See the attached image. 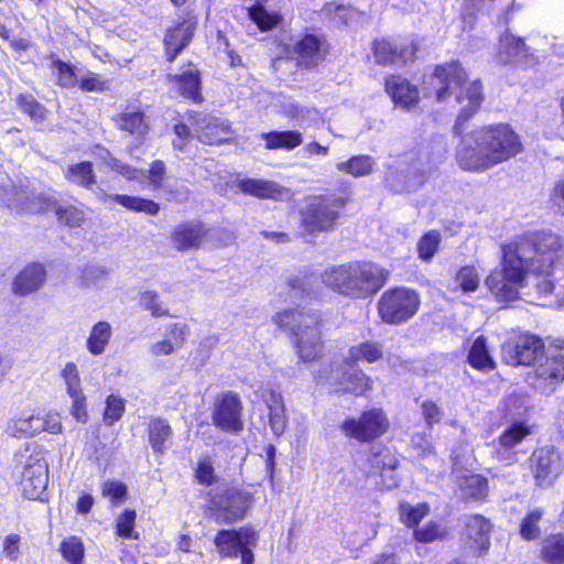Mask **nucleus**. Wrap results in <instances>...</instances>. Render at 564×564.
<instances>
[{"mask_svg": "<svg viewBox=\"0 0 564 564\" xmlns=\"http://www.w3.org/2000/svg\"><path fill=\"white\" fill-rule=\"evenodd\" d=\"M373 166V159L369 155L352 156L346 162L337 164V170L354 177L365 176L371 173Z\"/></svg>", "mask_w": 564, "mask_h": 564, "instance_id": "nucleus-43", "label": "nucleus"}, {"mask_svg": "<svg viewBox=\"0 0 564 564\" xmlns=\"http://www.w3.org/2000/svg\"><path fill=\"white\" fill-rule=\"evenodd\" d=\"M59 552L63 558L69 564H83L85 557V546L82 539L76 535L65 538L59 545Z\"/></svg>", "mask_w": 564, "mask_h": 564, "instance_id": "nucleus-42", "label": "nucleus"}, {"mask_svg": "<svg viewBox=\"0 0 564 564\" xmlns=\"http://www.w3.org/2000/svg\"><path fill=\"white\" fill-rule=\"evenodd\" d=\"M272 322L296 337L297 354L303 361H313L321 355L323 344L316 314L286 308L275 313Z\"/></svg>", "mask_w": 564, "mask_h": 564, "instance_id": "nucleus-5", "label": "nucleus"}, {"mask_svg": "<svg viewBox=\"0 0 564 564\" xmlns=\"http://www.w3.org/2000/svg\"><path fill=\"white\" fill-rule=\"evenodd\" d=\"M299 63L305 67L317 65L323 61L326 50L324 43L315 35H305L295 46Z\"/></svg>", "mask_w": 564, "mask_h": 564, "instance_id": "nucleus-27", "label": "nucleus"}, {"mask_svg": "<svg viewBox=\"0 0 564 564\" xmlns=\"http://www.w3.org/2000/svg\"><path fill=\"white\" fill-rule=\"evenodd\" d=\"M53 68L61 86L70 88L76 85V75L68 64L57 59L53 62Z\"/></svg>", "mask_w": 564, "mask_h": 564, "instance_id": "nucleus-59", "label": "nucleus"}, {"mask_svg": "<svg viewBox=\"0 0 564 564\" xmlns=\"http://www.w3.org/2000/svg\"><path fill=\"white\" fill-rule=\"evenodd\" d=\"M108 268L98 263L87 264L82 272V282L87 288L98 286L109 274Z\"/></svg>", "mask_w": 564, "mask_h": 564, "instance_id": "nucleus-51", "label": "nucleus"}, {"mask_svg": "<svg viewBox=\"0 0 564 564\" xmlns=\"http://www.w3.org/2000/svg\"><path fill=\"white\" fill-rule=\"evenodd\" d=\"M544 512L542 509H533L522 519L520 534L525 540H534L540 535V521Z\"/></svg>", "mask_w": 564, "mask_h": 564, "instance_id": "nucleus-47", "label": "nucleus"}, {"mask_svg": "<svg viewBox=\"0 0 564 564\" xmlns=\"http://www.w3.org/2000/svg\"><path fill=\"white\" fill-rule=\"evenodd\" d=\"M521 151L520 137L509 124H486L460 137L455 149V161L465 172L485 173Z\"/></svg>", "mask_w": 564, "mask_h": 564, "instance_id": "nucleus-2", "label": "nucleus"}, {"mask_svg": "<svg viewBox=\"0 0 564 564\" xmlns=\"http://www.w3.org/2000/svg\"><path fill=\"white\" fill-rule=\"evenodd\" d=\"M446 535V529L440 523L431 521L424 528L414 531V538L421 543H431Z\"/></svg>", "mask_w": 564, "mask_h": 564, "instance_id": "nucleus-55", "label": "nucleus"}, {"mask_svg": "<svg viewBox=\"0 0 564 564\" xmlns=\"http://www.w3.org/2000/svg\"><path fill=\"white\" fill-rule=\"evenodd\" d=\"M79 87L85 91L101 93L108 89V82L104 80L97 74L90 73L79 80Z\"/></svg>", "mask_w": 564, "mask_h": 564, "instance_id": "nucleus-64", "label": "nucleus"}, {"mask_svg": "<svg viewBox=\"0 0 564 564\" xmlns=\"http://www.w3.org/2000/svg\"><path fill=\"white\" fill-rule=\"evenodd\" d=\"M455 281L464 292H474L479 286L480 278L474 267L466 265L457 272Z\"/></svg>", "mask_w": 564, "mask_h": 564, "instance_id": "nucleus-52", "label": "nucleus"}, {"mask_svg": "<svg viewBox=\"0 0 564 564\" xmlns=\"http://www.w3.org/2000/svg\"><path fill=\"white\" fill-rule=\"evenodd\" d=\"M490 532L491 524L485 517L480 514L465 517L463 541L475 554L481 555L488 551Z\"/></svg>", "mask_w": 564, "mask_h": 564, "instance_id": "nucleus-16", "label": "nucleus"}, {"mask_svg": "<svg viewBox=\"0 0 564 564\" xmlns=\"http://www.w3.org/2000/svg\"><path fill=\"white\" fill-rule=\"evenodd\" d=\"M377 64L406 63L412 61L416 53V45L412 41L379 40L372 46Z\"/></svg>", "mask_w": 564, "mask_h": 564, "instance_id": "nucleus-15", "label": "nucleus"}, {"mask_svg": "<svg viewBox=\"0 0 564 564\" xmlns=\"http://www.w3.org/2000/svg\"><path fill=\"white\" fill-rule=\"evenodd\" d=\"M456 474V481L459 495L463 499L482 500L488 494L487 479L477 474L458 473Z\"/></svg>", "mask_w": 564, "mask_h": 564, "instance_id": "nucleus-24", "label": "nucleus"}, {"mask_svg": "<svg viewBox=\"0 0 564 564\" xmlns=\"http://www.w3.org/2000/svg\"><path fill=\"white\" fill-rule=\"evenodd\" d=\"M269 409V425L275 436H281L288 426L285 408L281 394L272 392L267 401Z\"/></svg>", "mask_w": 564, "mask_h": 564, "instance_id": "nucleus-36", "label": "nucleus"}, {"mask_svg": "<svg viewBox=\"0 0 564 564\" xmlns=\"http://www.w3.org/2000/svg\"><path fill=\"white\" fill-rule=\"evenodd\" d=\"M61 377L64 381L67 394H75L83 391L79 370L75 362H66L61 370Z\"/></svg>", "mask_w": 564, "mask_h": 564, "instance_id": "nucleus-49", "label": "nucleus"}, {"mask_svg": "<svg viewBox=\"0 0 564 564\" xmlns=\"http://www.w3.org/2000/svg\"><path fill=\"white\" fill-rule=\"evenodd\" d=\"M141 304L145 310L151 311L152 315L155 317L169 315V310L161 305L159 295L154 291H144L141 294Z\"/></svg>", "mask_w": 564, "mask_h": 564, "instance_id": "nucleus-61", "label": "nucleus"}, {"mask_svg": "<svg viewBox=\"0 0 564 564\" xmlns=\"http://www.w3.org/2000/svg\"><path fill=\"white\" fill-rule=\"evenodd\" d=\"M104 497L109 498L113 503L123 499L127 495V486L120 481L109 480L101 488Z\"/></svg>", "mask_w": 564, "mask_h": 564, "instance_id": "nucleus-62", "label": "nucleus"}, {"mask_svg": "<svg viewBox=\"0 0 564 564\" xmlns=\"http://www.w3.org/2000/svg\"><path fill=\"white\" fill-rule=\"evenodd\" d=\"M430 95L437 101L455 96L463 105L454 126L455 133H462V126L480 108L484 100L482 87L478 79L469 80L465 68L457 61L435 67L429 82Z\"/></svg>", "mask_w": 564, "mask_h": 564, "instance_id": "nucleus-3", "label": "nucleus"}, {"mask_svg": "<svg viewBox=\"0 0 564 564\" xmlns=\"http://www.w3.org/2000/svg\"><path fill=\"white\" fill-rule=\"evenodd\" d=\"M386 90L397 106L411 109L419 102V90L416 86L400 76H390L386 80Z\"/></svg>", "mask_w": 564, "mask_h": 564, "instance_id": "nucleus-20", "label": "nucleus"}, {"mask_svg": "<svg viewBox=\"0 0 564 564\" xmlns=\"http://www.w3.org/2000/svg\"><path fill=\"white\" fill-rule=\"evenodd\" d=\"M531 384L544 393H551L564 380V340L549 347L544 356L529 373Z\"/></svg>", "mask_w": 564, "mask_h": 564, "instance_id": "nucleus-8", "label": "nucleus"}, {"mask_svg": "<svg viewBox=\"0 0 564 564\" xmlns=\"http://www.w3.org/2000/svg\"><path fill=\"white\" fill-rule=\"evenodd\" d=\"M107 165L112 171L121 174L123 177L130 181H143L144 178H148L150 184L155 188L162 186L166 178L165 163L161 160L154 161L148 172L132 167L129 164L123 163L115 158H110V160L107 162Z\"/></svg>", "mask_w": 564, "mask_h": 564, "instance_id": "nucleus-17", "label": "nucleus"}, {"mask_svg": "<svg viewBox=\"0 0 564 564\" xmlns=\"http://www.w3.org/2000/svg\"><path fill=\"white\" fill-rule=\"evenodd\" d=\"M195 137L206 144H220L230 140L231 124L221 118L210 115L189 116Z\"/></svg>", "mask_w": 564, "mask_h": 564, "instance_id": "nucleus-14", "label": "nucleus"}, {"mask_svg": "<svg viewBox=\"0 0 564 564\" xmlns=\"http://www.w3.org/2000/svg\"><path fill=\"white\" fill-rule=\"evenodd\" d=\"M441 242V235L431 230L421 237L417 243L419 257L423 261H430L436 253Z\"/></svg>", "mask_w": 564, "mask_h": 564, "instance_id": "nucleus-48", "label": "nucleus"}, {"mask_svg": "<svg viewBox=\"0 0 564 564\" xmlns=\"http://www.w3.org/2000/svg\"><path fill=\"white\" fill-rule=\"evenodd\" d=\"M419 294L408 288H393L383 292L378 301V313L381 319L391 325L408 322L419 311Z\"/></svg>", "mask_w": 564, "mask_h": 564, "instance_id": "nucleus-7", "label": "nucleus"}, {"mask_svg": "<svg viewBox=\"0 0 564 564\" xmlns=\"http://www.w3.org/2000/svg\"><path fill=\"white\" fill-rule=\"evenodd\" d=\"M502 252L501 270L486 279L499 301L538 303L554 294L564 306V245L558 235L550 230L528 232L503 246Z\"/></svg>", "mask_w": 564, "mask_h": 564, "instance_id": "nucleus-1", "label": "nucleus"}, {"mask_svg": "<svg viewBox=\"0 0 564 564\" xmlns=\"http://www.w3.org/2000/svg\"><path fill=\"white\" fill-rule=\"evenodd\" d=\"M15 197L9 203V207L24 210L28 213H37L46 210L55 205V200L51 196L35 193L29 189H17Z\"/></svg>", "mask_w": 564, "mask_h": 564, "instance_id": "nucleus-23", "label": "nucleus"}, {"mask_svg": "<svg viewBox=\"0 0 564 564\" xmlns=\"http://www.w3.org/2000/svg\"><path fill=\"white\" fill-rule=\"evenodd\" d=\"M258 532L249 527L239 530H220L214 543L223 557H237L246 550H251L258 543Z\"/></svg>", "mask_w": 564, "mask_h": 564, "instance_id": "nucleus-13", "label": "nucleus"}, {"mask_svg": "<svg viewBox=\"0 0 564 564\" xmlns=\"http://www.w3.org/2000/svg\"><path fill=\"white\" fill-rule=\"evenodd\" d=\"M65 178L85 188H90L96 184L93 164L86 161L69 165L65 171Z\"/></svg>", "mask_w": 564, "mask_h": 564, "instance_id": "nucleus-41", "label": "nucleus"}, {"mask_svg": "<svg viewBox=\"0 0 564 564\" xmlns=\"http://www.w3.org/2000/svg\"><path fill=\"white\" fill-rule=\"evenodd\" d=\"M421 410L424 421L429 426L441 422L444 415L442 409L435 402L430 400L422 402Z\"/></svg>", "mask_w": 564, "mask_h": 564, "instance_id": "nucleus-63", "label": "nucleus"}, {"mask_svg": "<svg viewBox=\"0 0 564 564\" xmlns=\"http://www.w3.org/2000/svg\"><path fill=\"white\" fill-rule=\"evenodd\" d=\"M100 200L104 204L113 202L131 212L144 213L151 216H155L160 212V205L158 203L139 196H130L126 194H102Z\"/></svg>", "mask_w": 564, "mask_h": 564, "instance_id": "nucleus-28", "label": "nucleus"}, {"mask_svg": "<svg viewBox=\"0 0 564 564\" xmlns=\"http://www.w3.org/2000/svg\"><path fill=\"white\" fill-rule=\"evenodd\" d=\"M371 389V379L362 371L358 370L347 375L345 391L357 395L366 393Z\"/></svg>", "mask_w": 564, "mask_h": 564, "instance_id": "nucleus-53", "label": "nucleus"}, {"mask_svg": "<svg viewBox=\"0 0 564 564\" xmlns=\"http://www.w3.org/2000/svg\"><path fill=\"white\" fill-rule=\"evenodd\" d=\"M45 278L46 273L42 264H29L13 281V292L19 295H25L34 292L43 285Z\"/></svg>", "mask_w": 564, "mask_h": 564, "instance_id": "nucleus-22", "label": "nucleus"}, {"mask_svg": "<svg viewBox=\"0 0 564 564\" xmlns=\"http://www.w3.org/2000/svg\"><path fill=\"white\" fill-rule=\"evenodd\" d=\"M43 432L40 415H30L12 420L8 425V433L13 437H33Z\"/></svg>", "mask_w": 564, "mask_h": 564, "instance_id": "nucleus-40", "label": "nucleus"}, {"mask_svg": "<svg viewBox=\"0 0 564 564\" xmlns=\"http://www.w3.org/2000/svg\"><path fill=\"white\" fill-rule=\"evenodd\" d=\"M135 511L126 510L121 516L118 517L116 529L117 534L124 539H137L138 535L133 534V527L135 521Z\"/></svg>", "mask_w": 564, "mask_h": 564, "instance_id": "nucleus-57", "label": "nucleus"}, {"mask_svg": "<svg viewBox=\"0 0 564 564\" xmlns=\"http://www.w3.org/2000/svg\"><path fill=\"white\" fill-rule=\"evenodd\" d=\"M241 416V401L232 391H227L215 400L212 421L216 427L227 433H239L243 429Z\"/></svg>", "mask_w": 564, "mask_h": 564, "instance_id": "nucleus-11", "label": "nucleus"}, {"mask_svg": "<svg viewBox=\"0 0 564 564\" xmlns=\"http://www.w3.org/2000/svg\"><path fill=\"white\" fill-rule=\"evenodd\" d=\"M193 32V26L188 23L181 24L167 32L165 36L167 54L173 51V54L169 57L170 61H173L175 56L189 43Z\"/></svg>", "mask_w": 564, "mask_h": 564, "instance_id": "nucleus-38", "label": "nucleus"}, {"mask_svg": "<svg viewBox=\"0 0 564 564\" xmlns=\"http://www.w3.org/2000/svg\"><path fill=\"white\" fill-rule=\"evenodd\" d=\"M112 327L106 321L96 323L89 330L86 339V349L94 356L104 354L110 344Z\"/></svg>", "mask_w": 564, "mask_h": 564, "instance_id": "nucleus-33", "label": "nucleus"}, {"mask_svg": "<svg viewBox=\"0 0 564 564\" xmlns=\"http://www.w3.org/2000/svg\"><path fill=\"white\" fill-rule=\"evenodd\" d=\"M249 18L262 31L272 29L278 24L280 17L276 13L269 12L262 4L257 3L248 9Z\"/></svg>", "mask_w": 564, "mask_h": 564, "instance_id": "nucleus-46", "label": "nucleus"}, {"mask_svg": "<svg viewBox=\"0 0 564 564\" xmlns=\"http://www.w3.org/2000/svg\"><path fill=\"white\" fill-rule=\"evenodd\" d=\"M22 466L20 487L22 495L30 500H44L48 485V466L39 454H21L19 459Z\"/></svg>", "mask_w": 564, "mask_h": 564, "instance_id": "nucleus-9", "label": "nucleus"}, {"mask_svg": "<svg viewBox=\"0 0 564 564\" xmlns=\"http://www.w3.org/2000/svg\"><path fill=\"white\" fill-rule=\"evenodd\" d=\"M389 427V420L380 409L365 411L358 419H347L341 430L348 437L369 442L383 435Z\"/></svg>", "mask_w": 564, "mask_h": 564, "instance_id": "nucleus-10", "label": "nucleus"}, {"mask_svg": "<svg viewBox=\"0 0 564 564\" xmlns=\"http://www.w3.org/2000/svg\"><path fill=\"white\" fill-rule=\"evenodd\" d=\"M113 122L118 129L142 139L149 131V122L142 111L126 110L113 117Z\"/></svg>", "mask_w": 564, "mask_h": 564, "instance_id": "nucleus-30", "label": "nucleus"}, {"mask_svg": "<svg viewBox=\"0 0 564 564\" xmlns=\"http://www.w3.org/2000/svg\"><path fill=\"white\" fill-rule=\"evenodd\" d=\"M530 469L540 487L551 486L562 471L560 454L549 446L535 449L529 459Z\"/></svg>", "mask_w": 564, "mask_h": 564, "instance_id": "nucleus-12", "label": "nucleus"}, {"mask_svg": "<svg viewBox=\"0 0 564 564\" xmlns=\"http://www.w3.org/2000/svg\"><path fill=\"white\" fill-rule=\"evenodd\" d=\"M369 464L371 473H379L382 478H388L386 484L388 488L397 486L398 481L392 474L397 468L399 460L389 448H381L380 451L372 453L369 457Z\"/></svg>", "mask_w": 564, "mask_h": 564, "instance_id": "nucleus-29", "label": "nucleus"}, {"mask_svg": "<svg viewBox=\"0 0 564 564\" xmlns=\"http://www.w3.org/2000/svg\"><path fill=\"white\" fill-rule=\"evenodd\" d=\"M346 205L344 197L313 196L301 210L302 226L311 234L329 231L334 228Z\"/></svg>", "mask_w": 564, "mask_h": 564, "instance_id": "nucleus-6", "label": "nucleus"}, {"mask_svg": "<svg viewBox=\"0 0 564 564\" xmlns=\"http://www.w3.org/2000/svg\"><path fill=\"white\" fill-rule=\"evenodd\" d=\"M170 79L178 86L185 98L196 104L203 101L198 72L193 65L189 64L181 74L171 75Z\"/></svg>", "mask_w": 564, "mask_h": 564, "instance_id": "nucleus-31", "label": "nucleus"}, {"mask_svg": "<svg viewBox=\"0 0 564 564\" xmlns=\"http://www.w3.org/2000/svg\"><path fill=\"white\" fill-rule=\"evenodd\" d=\"M19 105L24 113H26L34 121H43L45 119L46 110L31 96H20Z\"/></svg>", "mask_w": 564, "mask_h": 564, "instance_id": "nucleus-58", "label": "nucleus"}, {"mask_svg": "<svg viewBox=\"0 0 564 564\" xmlns=\"http://www.w3.org/2000/svg\"><path fill=\"white\" fill-rule=\"evenodd\" d=\"M237 186L243 194L261 199H281L286 194V189L278 183L265 180L245 178Z\"/></svg>", "mask_w": 564, "mask_h": 564, "instance_id": "nucleus-21", "label": "nucleus"}, {"mask_svg": "<svg viewBox=\"0 0 564 564\" xmlns=\"http://www.w3.org/2000/svg\"><path fill=\"white\" fill-rule=\"evenodd\" d=\"M149 442L155 454L162 455L165 452V443L172 436L170 424L161 417H152L148 424Z\"/></svg>", "mask_w": 564, "mask_h": 564, "instance_id": "nucleus-35", "label": "nucleus"}, {"mask_svg": "<svg viewBox=\"0 0 564 564\" xmlns=\"http://www.w3.org/2000/svg\"><path fill=\"white\" fill-rule=\"evenodd\" d=\"M543 558L552 564H564V536L552 535L546 539L542 547Z\"/></svg>", "mask_w": 564, "mask_h": 564, "instance_id": "nucleus-44", "label": "nucleus"}, {"mask_svg": "<svg viewBox=\"0 0 564 564\" xmlns=\"http://www.w3.org/2000/svg\"><path fill=\"white\" fill-rule=\"evenodd\" d=\"M68 397L72 400L70 414L77 422L86 423L88 421V411L84 391L68 394Z\"/></svg>", "mask_w": 564, "mask_h": 564, "instance_id": "nucleus-60", "label": "nucleus"}, {"mask_svg": "<svg viewBox=\"0 0 564 564\" xmlns=\"http://www.w3.org/2000/svg\"><path fill=\"white\" fill-rule=\"evenodd\" d=\"M56 215L61 223L69 227H80L86 220L84 210L75 206L58 207Z\"/></svg>", "mask_w": 564, "mask_h": 564, "instance_id": "nucleus-56", "label": "nucleus"}, {"mask_svg": "<svg viewBox=\"0 0 564 564\" xmlns=\"http://www.w3.org/2000/svg\"><path fill=\"white\" fill-rule=\"evenodd\" d=\"M529 434L530 429L523 423H514L509 426L498 440L497 456L500 459H512L513 455L509 456L508 451L521 443Z\"/></svg>", "mask_w": 564, "mask_h": 564, "instance_id": "nucleus-32", "label": "nucleus"}, {"mask_svg": "<svg viewBox=\"0 0 564 564\" xmlns=\"http://www.w3.org/2000/svg\"><path fill=\"white\" fill-rule=\"evenodd\" d=\"M219 507L227 512L226 519L228 521H236L242 518L246 509L248 508V502L247 498L239 491L229 490L228 502L225 505H220Z\"/></svg>", "mask_w": 564, "mask_h": 564, "instance_id": "nucleus-45", "label": "nucleus"}, {"mask_svg": "<svg viewBox=\"0 0 564 564\" xmlns=\"http://www.w3.org/2000/svg\"><path fill=\"white\" fill-rule=\"evenodd\" d=\"M542 339L534 335H522L506 358L511 365H535L545 354Z\"/></svg>", "mask_w": 564, "mask_h": 564, "instance_id": "nucleus-19", "label": "nucleus"}, {"mask_svg": "<svg viewBox=\"0 0 564 564\" xmlns=\"http://www.w3.org/2000/svg\"><path fill=\"white\" fill-rule=\"evenodd\" d=\"M208 230L199 221H184L176 225L171 234V242L178 251L199 249Z\"/></svg>", "mask_w": 564, "mask_h": 564, "instance_id": "nucleus-18", "label": "nucleus"}, {"mask_svg": "<svg viewBox=\"0 0 564 564\" xmlns=\"http://www.w3.org/2000/svg\"><path fill=\"white\" fill-rule=\"evenodd\" d=\"M262 139L265 140V148L269 150H293L303 141L299 131H272L262 133Z\"/></svg>", "mask_w": 564, "mask_h": 564, "instance_id": "nucleus-37", "label": "nucleus"}, {"mask_svg": "<svg viewBox=\"0 0 564 564\" xmlns=\"http://www.w3.org/2000/svg\"><path fill=\"white\" fill-rule=\"evenodd\" d=\"M383 357L382 345L367 340L358 345L351 346L345 357L346 364H355L358 361H367L373 364Z\"/></svg>", "mask_w": 564, "mask_h": 564, "instance_id": "nucleus-34", "label": "nucleus"}, {"mask_svg": "<svg viewBox=\"0 0 564 564\" xmlns=\"http://www.w3.org/2000/svg\"><path fill=\"white\" fill-rule=\"evenodd\" d=\"M468 362L471 367L484 371L495 368V361L488 351L484 336H478L474 340L468 354Z\"/></svg>", "mask_w": 564, "mask_h": 564, "instance_id": "nucleus-39", "label": "nucleus"}, {"mask_svg": "<svg viewBox=\"0 0 564 564\" xmlns=\"http://www.w3.org/2000/svg\"><path fill=\"white\" fill-rule=\"evenodd\" d=\"M444 158L441 149L424 148L419 152L416 159L411 163V171L421 175L420 185L437 171Z\"/></svg>", "mask_w": 564, "mask_h": 564, "instance_id": "nucleus-26", "label": "nucleus"}, {"mask_svg": "<svg viewBox=\"0 0 564 564\" xmlns=\"http://www.w3.org/2000/svg\"><path fill=\"white\" fill-rule=\"evenodd\" d=\"M498 58L503 64L529 62V48L520 37L506 33L500 37Z\"/></svg>", "mask_w": 564, "mask_h": 564, "instance_id": "nucleus-25", "label": "nucleus"}, {"mask_svg": "<svg viewBox=\"0 0 564 564\" xmlns=\"http://www.w3.org/2000/svg\"><path fill=\"white\" fill-rule=\"evenodd\" d=\"M124 412V400L118 395L111 394L106 400V409L104 412V422L111 426L120 420Z\"/></svg>", "mask_w": 564, "mask_h": 564, "instance_id": "nucleus-54", "label": "nucleus"}, {"mask_svg": "<svg viewBox=\"0 0 564 564\" xmlns=\"http://www.w3.org/2000/svg\"><path fill=\"white\" fill-rule=\"evenodd\" d=\"M429 506L425 503L416 506L402 503L400 506V518L408 527H415L429 513Z\"/></svg>", "mask_w": 564, "mask_h": 564, "instance_id": "nucleus-50", "label": "nucleus"}, {"mask_svg": "<svg viewBox=\"0 0 564 564\" xmlns=\"http://www.w3.org/2000/svg\"><path fill=\"white\" fill-rule=\"evenodd\" d=\"M389 271L373 262H349L323 273V282L333 291L351 297L366 299L376 294L387 282Z\"/></svg>", "mask_w": 564, "mask_h": 564, "instance_id": "nucleus-4", "label": "nucleus"}]
</instances>
